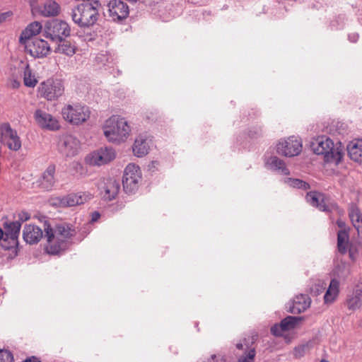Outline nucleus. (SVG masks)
<instances>
[{
    "label": "nucleus",
    "mask_w": 362,
    "mask_h": 362,
    "mask_svg": "<svg viewBox=\"0 0 362 362\" xmlns=\"http://www.w3.org/2000/svg\"><path fill=\"white\" fill-rule=\"evenodd\" d=\"M4 235H5L4 233L3 230L1 228H0V240L4 237Z\"/></svg>",
    "instance_id": "8fccbe9b"
},
{
    "label": "nucleus",
    "mask_w": 362,
    "mask_h": 362,
    "mask_svg": "<svg viewBox=\"0 0 362 362\" xmlns=\"http://www.w3.org/2000/svg\"><path fill=\"white\" fill-rule=\"evenodd\" d=\"M130 127L124 118L113 115L107 119L103 126V132L109 141H123L130 132Z\"/></svg>",
    "instance_id": "20e7f679"
},
{
    "label": "nucleus",
    "mask_w": 362,
    "mask_h": 362,
    "mask_svg": "<svg viewBox=\"0 0 362 362\" xmlns=\"http://www.w3.org/2000/svg\"><path fill=\"white\" fill-rule=\"evenodd\" d=\"M352 243H349V235L346 230H340L337 233V250L341 255L346 254L348 248Z\"/></svg>",
    "instance_id": "c85d7f7f"
},
{
    "label": "nucleus",
    "mask_w": 362,
    "mask_h": 362,
    "mask_svg": "<svg viewBox=\"0 0 362 362\" xmlns=\"http://www.w3.org/2000/svg\"><path fill=\"white\" fill-rule=\"evenodd\" d=\"M5 229L4 235L6 238L11 239L13 245H17L18 238L21 230V222L20 221H12L5 222L4 224Z\"/></svg>",
    "instance_id": "5701e85b"
},
{
    "label": "nucleus",
    "mask_w": 362,
    "mask_h": 362,
    "mask_svg": "<svg viewBox=\"0 0 362 362\" xmlns=\"http://www.w3.org/2000/svg\"><path fill=\"white\" fill-rule=\"evenodd\" d=\"M359 35L357 33H350L348 35V39L351 42H356L358 40Z\"/></svg>",
    "instance_id": "49530a36"
},
{
    "label": "nucleus",
    "mask_w": 362,
    "mask_h": 362,
    "mask_svg": "<svg viewBox=\"0 0 362 362\" xmlns=\"http://www.w3.org/2000/svg\"><path fill=\"white\" fill-rule=\"evenodd\" d=\"M346 305L349 310H356L362 307V282L357 283L349 292L346 299Z\"/></svg>",
    "instance_id": "a211bd4d"
},
{
    "label": "nucleus",
    "mask_w": 362,
    "mask_h": 362,
    "mask_svg": "<svg viewBox=\"0 0 362 362\" xmlns=\"http://www.w3.org/2000/svg\"><path fill=\"white\" fill-rule=\"evenodd\" d=\"M42 29V26L41 23L37 21L30 23L21 33L19 37V42L21 45H25L27 40L30 39L33 36L39 34Z\"/></svg>",
    "instance_id": "b1692460"
},
{
    "label": "nucleus",
    "mask_w": 362,
    "mask_h": 362,
    "mask_svg": "<svg viewBox=\"0 0 362 362\" xmlns=\"http://www.w3.org/2000/svg\"><path fill=\"white\" fill-rule=\"evenodd\" d=\"M60 6L54 1L49 0L44 4L41 12L45 16H55L59 13Z\"/></svg>",
    "instance_id": "473e14b6"
},
{
    "label": "nucleus",
    "mask_w": 362,
    "mask_h": 362,
    "mask_svg": "<svg viewBox=\"0 0 362 362\" xmlns=\"http://www.w3.org/2000/svg\"><path fill=\"white\" fill-rule=\"evenodd\" d=\"M349 216L354 228L358 231L362 227V214L358 206L352 204L349 209Z\"/></svg>",
    "instance_id": "2f4dec72"
},
{
    "label": "nucleus",
    "mask_w": 362,
    "mask_h": 362,
    "mask_svg": "<svg viewBox=\"0 0 362 362\" xmlns=\"http://www.w3.org/2000/svg\"><path fill=\"white\" fill-rule=\"evenodd\" d=\"M100 217V214L98 211H94L91 214L90 222L94 223L97 221Z\"/></svg>",
    "instance_id": "de8ad7c7"
},
{
    "label": "nucleus",
    "mask_w": 362,
    "mask_h": 362,
    "mask_svg": "<svg viewBox=\"0 0 362 362\" xmlns=\"http://www.w3.org/2000/svg\"><path fill=\"white\" fill-rule=\"evenodd\" d=\"M23 83L27 87L33 88L37 83V79L33 74L29 64H26L23 72Z\"/></svg>",
    "instance_id": "72a5a7b5"
},
{
    "label": "nucleus",
    "mask_w": 362,
    "mask_h": 362,
    "mask_svg": "<svg viewBox=\"0 0 362 362\" xmlns=\"http://www.w3.org/2000/svg\"><path fill=\"white\" fill-rule=\"evenodd\" d=\"M285 332L281 326L280 323L275 324L271 327V333L276 337H280L282 335L283 332Z\"/></svg>",
    "instance_id": "79ce46f5"
},
{
    "label": "nucleus",
    "mask_w": 362,
    "mask_h": 362,
    "mask_svg": "<svg viewBox=\"0 0 362 362\" xmlns=\"http://www.w3.org/2000/svg\"><path fill=\"white\" fill-rule=\"evenodd\" d=\"M347 151L350 158L355 162L362 163V139H356L347 146Z\"/></svg>",
    "instance_id": "a878e982"
},
{
    "label": "nucleus",
    "mask_w": 362,
    "mask_h": 362,
    "mask_svg": "<svg viewBox=\"0 0 362 362\" xmlns=\"http://www.w3.org/2000/svg\"><path fill=\"white\" fill-rule=\"evenodd\" d=\"M108 8L109 17L115 22L127 18L129 14V6L121 0H111Z\"/></svg>",
    "instance_id": "dca6fc26"
},
{
    "label": "nucleus",
    "mask_w": 362,
    "mask_h": 362,
    "mask_svg": "<svg viewBox=\"0 0 362 362\" xmlns=\"http://www.w3.org/2000/svg\"><path fill=\"white\" fill-rule=\"evenodd\" d=\"M257 339L256 335L244 338L240 342L236 344V348L243 351L240 354H237V362H255L256 356V346L255 345Z\"/></svg>",
    "instance_id": "1a4fd4ad"
},
{
    "label": "nucleus",
    "mask_w": 362,
    "mask_h": 362,
    "mask_svg": "<svg viewBox=\"0 0 362 362\" xmlns=\"http://www.w3.org/2000/svg\"><path fill=\"white\" fill-rule=\"evenodd\" d=\"M56 46L54 51L56 53H60L66 56H73L76 53V47L74 42L67 40L65 37L55 42Z\"/></svg>",
    "instance_id": "393cba45"
},
{
    "label": "nucleus",
    "mask_w": 362,
    "mask_h": 362,
    "mask_svg": "<svg viewBox=\"0 0 362 362\" xmlns=\"http://www.w3.org/2000/svg\"><path fill=\"white\" fill-rule=\"evenodd\" d=\"M115 151L111 147H104L88 155L86 161L90 165H102L107 164L115 158Z\"/></svg>",
    "instance_id": "f8f14e48"
},
{
    "label": "nucleus",
    "mask_w": 362,
    "mask_h": 362,
    "mask_svg": "<svg viewBox=\"0 0 362 362\" xmlns=\"http://www.w3.org/2000/svg\"><path fill=\"white\" fill-rule=\"evenodd\" d=\"M334 274L339 279L345 280L351 274V268L346 263L342 262L335 267Z\"/></svg>",
    "instance_id": "f704fd0d"
},
{
    "label": "nucleus",
    "mask_w": 362,
    "mask_h": 362,
    "mask_svg": "<svg viewBox=\"0 0 362 362\" xmlns=\"http://www.w3.org/2000/svg\"><path fill=\"white\" fill-rule=\"evenodd\" d=\"M262 134V127L255 128V130H250L249 135L252 137H257Z\"/></svg>",
    "instance_id": "a18cd8bd"
},
{
    "label": "nucleus",
    "mask_w": 362,
    "mask_h": 362,
    "mask_svg": "<svg viewBox=\"0 0 362 362\" xmlns=\"http://www.w3.org/2000/svg\"><path fill=\"white\" fill-rule=\"evenodd\" d=\"M1 141L12 151H18L21 147V141L16 130L8 123L0 126Z\"/></svg>",
    "instance_id": "9b49d317"
},
{
    "label": "nucleus",
    "mask_w": 362,
    "mask_h": 362,
    "mask_svg": "<svg viewBox=\"0 0 362 362\" xmlns=\"http://www.w3.org/2000/svg\"><path fill=\"white\" fill-rule=\"evenodd\" d=\"M58 148L64 156L73 157L78 153L80 141L71 134L62 135L58 142Z\"/></svg>",
    "instance_id": "ddd939ff"
},
{
    "label": "nucleus",
    "mask_w": 362,
    "mask_h": 362,
    "mask_svg": "<svg viewBox=\"0 0 362 362\" xmlns=\"http://www.w3.org/2000/svg\"><path fill=\"white\" fill-rule=\"evenodd\" d=\"M311 304L310 298L305 294L297 295L293 300L288 311L293 314H299L305 311Z\"/></svg>",
    "instance_id": "4be33fe9"
},
{
    "label": "nucleus",
    "mask_w": 362,
    "mask_h": 362,
    "mask_svg": "<svg viewBox=\"0 0 362 362\" xmlns=\"http://www.w3.org/2000/svg\"><path fill=\"white\" fill-rule=\"evenodd\" d=\"M326 283L322 280H317L315 283L310 288L311 293L315 296H318L323 293L326 289Z\"/></svg>",
    "instance_id": "58836bf2"
},
{
    "label": "nucleus",
    "mask_w": 362,
    "mask_h": 362,
    "mask_svg": "<svg viewBox=\"0 0 362 362\" xmlns=\"http://www.w3.org/2000/svg\"><path fill=\"white\" fill-rule=\"evenodd\" d=\"M45 238L47 244L45 250L51 255H58L66 250L69 247V242L76 235V230L71 226L63 223L57 224L53 230L49 224H45Z\"/></svg>",
    "instance_id": "f257e3e1"
},
{
    "label": "nucleus",
    "mask_w": 362,
    "mask_h": 362,
    "mask_svg": "<svg viewBox=\"0 0 362 362\" xmlns=\"http://www.w3.org/2000/svg\"><path fill=\"white\" fill-rule=\"evenodd\" d=\"M120 189L119 182L113 178H108L104 180L100 187L103 198L107 201L114 199Z\"/></svg>",
    "instance_id": "6ab92c4d"
},
{
    "label": "nucleus",
    "mask_w": 362,
    "mask_h": 362,
    "mask_svg": "<svg viewBox=\"0 0 362 362\" xmlns=\"http://www.w3.org/2000/svg\"><path fill=\"white\" fill-rule=\"evenodd\" d=\"M25 51L34 58H43L50 52V46L42 39L35 38L28 44H25Z\"/></svg>",
    "instance_id": "2eb2a0df"
},
{
    "label": "nucleus",
    "mask_w": 362,
    "mask_h": 362,
    "mask_svg": "<svg viewBox=\"0 0 362 362\" xmlns=\"http://www.w3.org/2000/svg\"><path fill=\"white\" fill-rule=\"evenodd\" d=\"M55 171V165L50 164L47 166L38 180L39 186L42 189L49 191L53 188L56 182Z\"/></svg>",
    "instance_id": "412c9836"
},
{
    "label": "nucleus",
    "mask_w": 362,
    "mask_h": 362,
    "mask_svg": "<svg viewBox=\"0 0 362 362\" xmlns=\"http://www.w3.org/2000/svg\"><path fill=\"white\" fill-rule=\"evenodd\" d=\"M349 252V258L353 261H356L358 258V246L354 243L350 244L348 251Z\"/></svg>",
    "instance_id": "a19ab883"
},
{
    "label": "nucleus",
    "mask_w": 362,
    "mask_h": 362,
    "mask_svg": "<svg viewBox=\"0 0 362 362\" xmlns=\"http://www.w3.org/2000/svg\"><path fill=\"white\" fill-rule=\"evenodd\" d=\"M300 318L293 316H288L283 319L280 322V325L282 327L283 329L286 331H288L295 328L297 322L299 321Z\"/></svg>",
    "instance_id": "c9c22d12"
},
{
    "label": "nucleus",
    "mask_w": 362,
    "mask_h": 362,
    "mask_svg": "<svg viewBox=\"0 0 362 362\" xmlns=\"http://www.w3.org/2000/svg\"><path fill=\"white\" fill-rule=\"evenodd\" d=\"M13 16L12 11H6L0 13V25L11 18Z\"/></svg>",
    "instance_id": "c03bdc74"
},
{
    "label": "nucleus",
    "mask_w": 362,
    "mask_h": 362,
    "mask_svg": "<svg viewBox=\"0 0 362 362\" xmlns=\"http://www.w3.org/2000/svg\"><path fill=\"white\" fill-rule=\"evenodd\" d=\"M301 142L293 136L281 140L276 145V152L287 157L297 156L301 152Z\"/></svg>",
    "instance_id": "4468645a"
},
{
    "label": "nucleus",
    "mask_w": 362,
    "mask_h": 362,
    "mask_svg": "<svg viewBox=\"0 0 362 362\" xmlns=\"http://www.w3.org/2000/svg\"><path fill=\"white\" fill-rule=\"evenodd\" d=\"M287 182L288 185L293 188L307 190L310 187L309 183L300 179L288 178Z\"/></svg>",
    "instance_id": "e433bc0d"
},
{
    "label": "nucleus",
    "mask_w": 362,
    "mask_h": 362,
    "mask_svg": "<svg viewBox=\"0 0 362 362\" xmlns=\"http://www.w3.org/2000/svg\"><path fill=\"white\" fill-rule=\"evenodd\" d=\"M93 198V195L86 192L70 193L63 197H56L54 204L60 207L75 206L83 204Z\"/></svg>",
    "instance_id": "9d476101"
},
{
    "label": "nucleus",
    "mask_w": 362,
    "mask_h": 362,
    "mask_svg": "<svg viewBox=\"0 0 362 362\" xmlns=\"http://www.w3.org/2000/svg\"><path fill=\"white\" fill-rule=\"evenodd\" d=\"M313 152L317 155H324L329 162L338 164L344 155V147L340 141L336 144L327 136H320L311 143Z\"/></svg>",
    "instance_id": "f03ea898"
},
{
    "label": "nucleus",
    "mask_w": 362,
    "mask_h": 362,
    "mask_svg": "<svg viewBox=\"0 0 362 362\" xmlns=\"http://www.w3.org/2000/svg\"><path fill=\"white\" fill-rule=\"evenodd\" d=\"M43 237L42 230L36 225L26 224L23 230V240L30 245L36 244Z\"/></svg>",
    "instance_id": "aec40b11"
},
{
    "label": "nucleus",
    "mask_w": 362,
    "mask_h": 362,
    "mask_svg": "<svg viewBox=\"0 0 362 362\" xmlns=\"http://www.w3.org/2000/svg\"><path fill=\"white\" fill-rule=\"evenodd\" d=\"M13 355L11 351L7 349H0V362H12Z\"/></svg>",
    "instance_id": "ea45409f"
},
{
    "label": "nucleus",
    "mask_w": 362,
    "mask_h": 362,
    "mask_svg": "<svg viewBox=\"0 0 362 362\" xmlns=\"http://www.w3.org/2000/svg\"><path fill=\"white\" fill-rule=\"evenodd\" d=\"M312 344L313 343L311 341H308L296 347L294 349V356L296 358H300L303 356L305 354L311 349Z\"/></svg>",
    "instance_id": "4c0bfd02"
},
{
    "label": "nucleus",
    "mask_w": 362,
    "mask_h": 362,
    "mask_svg": "<svg viewBox=\"0 0 362 362\" xmlns=\"http://www.w3.org/2000/svg\"><path fill=\"white\" fill-rule=\"evenodd\" d=\"M128 1L131 2V3H136L139 0H127Z\"/></svg>",
    "instance_id": "603ef678"
},
{
    "label": "nucleus",
    "mask_w": 362,
    "mask_h": 362,
    "mask_svg": "<svg viewBox=\"0 0 362 362\" xmlns=\"http://www.w3.org/2000/svg\"><path fill=\"white\" fill-rule=\"evenodd\" d=\"M337 224H338L339 227H342L344 225V223L343 222L339 221H337Z\"/></svg>",
    "instance_id": "3c124183"
},
{
    "label": "nucleus",
    "mask_w": 362,
    "mask_h": 362,
    "mask_svg": "<svg viewBox=\"0 0 362 362\" xmlns=\"http://www.w3.org/2000/svg\"><path fill=\"white\" fill-rule=\"evenodd\" d=\"M64 86L60 79L49 78L40 83L38 95L49 101L58 100L64 93Z\"/></svg>",
    "instance_id": "39448f33"
},
{
    "label": "nucleus",
    "mask_w": 362,
    "mask_h": 362,
    "mask_svg": "<svg viewBox=\"0 0 362 362\" xmlns=\"http://www.w3.org/2000/svg\"><path fill=\"white\" fill-rule=\"evenodd\" d=\"M98 1L82 3L71 10V16L73 21L81 28L94 25L98 19Z\"/></svg>",
    "instance_id": "7ed1b4c3"
},
{
    "label": "nucleus",
    "mask_w": 362,
    "mask_h": 362,
    "mask_svg": "<svg viewBox=\"0 0 362 362\" xmlns=\"http://www.w3.org/2000/svg\"><path fill=\"white\" fill-rule=\"evenodd\" d=\"M266 164L269 165L270 168L280 171L283 175H288L290 174V171L286 168L284 160L276 156L270 157L267 160Z\"/></svg>",
    "instance_id": "7c9ffc66"
},
{
    "label": "nucleus",
    "mask_w": 362,
    "mask_h": 362,
    "mask_svg": "<svg viewBox=\"0 0 362 362\" xmlns=\"http://www.w3.org/2000/svg\"><path fill=\"white\" fill-rule=\"evenodd\" d=\"M339 293V281L337 279H332L329 283V287L324 296L325 303H332L337 298Z\"/></svg>",
    "instance_id": "bb28decb"
},
{
    "label": "nucleus",
    "mask_w": 362,
    "mask_h": 362,
    "mask_svg": "<svg viewBox=\"0 0 362 362\" xmlns=\"http://www.w3.org/2000/svg\"><path fill=\"white\" fill-rule=\"evenodd\" d=\"M132 148L136 156L143 157L148 153L150 146L148 140L140 136L136 139Z\"/></svg>",
    "instance_id": "cd10ccee"
},
{
    "label": "nucleus",
    "mask_w": 362,
    "mask_h": 362,
    "mask_svg": "<svg viewBox=\"0 0 362 362\" xmlns=\"http://www.w3.org/2000/svg\"><path fill=\"white\" fill-rule=\"evenodd\" d=\"M45 36L52 42H57L70 35L71 29L67 23L59 19L47 21L44 28Z\"/></svg>",
    "instance_id": "0eeeda50"
},
{
    "label": "nucleus",
    "mask_w": 362,
    "mask_h": 362,
    "mask_svg": "<svg viewBox=\"0 0 362 362\" xmlns=\"http://www.w3.org/2000/svg\"><path fill=\"white\" fill-rule=\"evenodd\" d=\"M63 118L73 125H80L90 117L88 107L80 104L67 105L62 108Z\"/></svg>",
    "instance_id": "423d86ee"
},
{
    "label": "nucleus",
    "mask_w": 362,
    "mask_h": 362,
    "mask_svg": "<svg viewBox=\"0 0 362 362\" xmlns=\"http://www.w3.org/2000/svg\"><path fill=\"white\" fill-rule=\"evenodd\" d=\"M18 220L17 221H20L21 224L30 218V214L25 211H21L18 213Z\"/></svg>",
    "instance_id": "37998d69"
},
{
    "label": "nucleus",
    "mask_w": 362,
    "mask_h": 362,
    "mask_svg": "<svg viewBox=\"0 0 362 362\" xmlns=\"http://www.w3.org/2000/svg\"><path fill=\"white\" fill-rule=\"evenodd\" d=\"M141 180L140 168L135 164L129 163L124 169L122 177L124 190L127 193H132L138 189Z\"/></svg>",
    "instance_id": "6e6552de"
},
{
    "label": "nucleus",
    "mask_w": 362,
    "mask_h": 362,
    "mask_svg": "<svg viewBox=\"0 0 362 362\" xmlns=\"http://www.w3.org/2000/svg\"><path fill=\"white\" fill-rule=\"evenodd\" d=\"M11 85L13 88H18L21 83L17 79H13L11 81Z\"/></svg>",
    "instance_id": "09e8293b"
},
{
    "label": "nucleus",
    "mask_w": 362,
    "mask_h": 362,
    "mask_svg": "<svg viewBox=\"0 0 362 362\" xmlns=\"http://www.w3.org/2000/svg\"><path fill=\"white\" fill-rule=\"evenodd\" d=\"M321 194L315 191H312L307 193L306 200L310 205L317 207L321 211H325L327 210V206L324 203Z\"/></svg>",
    "instance_id": "c756f323"
},
{
    "label": "nucleus",
    "mask_w": 362,
    "mask_h": 362,
    "mask_svg": "<svg viewBox=\"0 0 362 362\" xmlns=\"http://www.w3.org/2000/svg\"><path fill=\"white\" fill-rule=\"evenodd\" d=\"M34 118L36 123L42 129L55 131L60 128L59 121L52 115L42 110H35Z\"/></svg>",
    "instance_id": "f3484780"
}]
</instances>
